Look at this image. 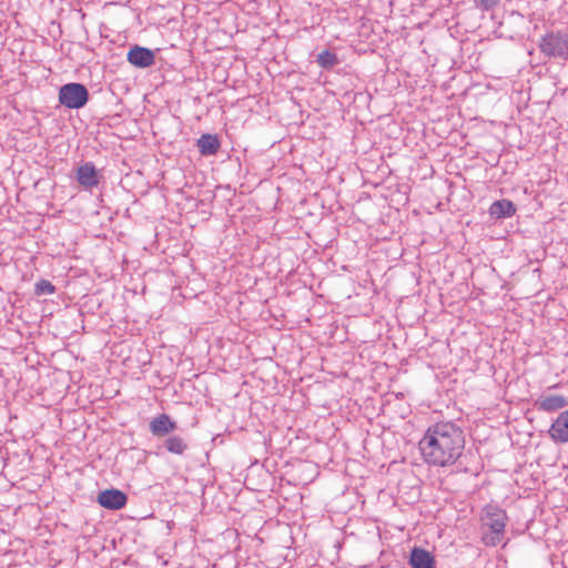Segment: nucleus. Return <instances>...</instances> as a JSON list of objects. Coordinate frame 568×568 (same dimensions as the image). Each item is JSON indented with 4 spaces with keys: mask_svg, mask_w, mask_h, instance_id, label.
<instances>
[{
    "mask_svg": "<svg viewBox=\"0 0 568 568\" xmlns=\"http://www.w3.org/2000/svg\"><path fill=\"white\" fill-rule=\"evenodd\" d=\"M539 51L548 59L568 61V30H548L539 40Z\"/></svg>",
    "mask_w": 568,
    "mask_h": 568,
    "instance_id": "nucleus-3",
    "label": "nucleus"
},
{
    "mask_svg": "<svg viewBox=\"0 0 568 568\" xmlns=\"http://www.w3.org/2000/svg\"><path fill=\"white\" fill-rule=\"evenodd\" d=\"M196 146L201 155L210 156L215 155L219 152L221 142L217 135L205 133L196 140Z\"/></svg>",
    "mask_w": 568,
    "mask_h": 568,
    "instance_id": "nucleus-12",
    "label": "nucleus"
},
{
    "mask_svg": "<svg viewBox=\"0 0 568 568\" xmlns=\"http://www.w3.org/2000/svg\"><path fill=\"white\" fill-rule=\"evenodd\" d=\"M408 564L412 568H435V557L428 550L414 547L410 550Z\"/></svg>",
    "mask_w": 568,
    "mask_h": 568,
    "instance_id": "nucleus-11",
    "label": "nucleus"
},
{
    "mask_svg": "<svg viewBox=\"0 0 568 568\" xmlns=\"http://www.w3.org/2000/svg\"><path fill=\"white\" fill-rule=\"evenodd\" d=\"M500 2V0H476V4L488 11V10H491L493 8H495L498 3Z\"/></svg>",
    "mask_w": 568,
    "mask_h": 568,
    "instance_id": "nucleus-17",
    "label": "nucleus"
},
{
    "mask_svg": "<svg viewBox=\"0 0 568 568\" xmlns=\"http://www.w3.org/2000/svg\"><path fill=\"white\" fill-rule=\"evenodd\" d=\"M316 63L325 70H331L339 63V59L335 52L324 50L316 57Z\"/></svg>",
    "mask_w": 568,
    "mask_h": 568,
    "instance_id": "nucleus-15",
    "label": "nucleus"
},
{
    "mask_svg": "<svg viewBox=\"0 0 568 568\" xmlns=\"http://www.w3.org/2000/svg\"><path fill=\"white\" fill-rule=\"evenodd\" d=\"M418 446L427 464L446 467L455 464L462 456L465 435L456 424L442 422L427 429Z\"/></svg>",
    "mask_w": 568,
    "mask_h": 568,
    "instance_id": "nucleus-1",
    "label": "nucleus"
},
{
    "mask_svg": "<svg viewBox=\"0 0 568 568\" xmlns=\"http://www.w3.org/2000/svg\"><path fill=\"white\" fill-rule=\"evenodd\" d=\"M128 501L126 495L115 488L105 489L98 496V503L106 509L119 510L122 509Z\"/></svg>",
    "mask_w": 568,
    "mask_h": 568,
    "instance_id": "nucleus-6",
    "label": "nucleus"
},
{
    "mask_svg": "<svg viewBox=\"0 0 568 568\" xmlns=\"http://www.w3.org/2000/svg\"><path fill=\"white\" fill-rule=\"evenodd\" d=\"M506 511L497 505H486L483 509V527L489 529L488 532L483 534V541L486 546L495 547L501 542L505 535V527L507 521Z\"/></svg>",
    "mask_w": 568,
    "mask_h": 568,
    "instance_id": "nucleus-2",
    "label": "nucleus"
},
{
    "mask_svg": "<svg viewBox=\"0 0 568 568\" xmlns=\"http://www.w3.org/2000/svg\"><path fill=\"white\" fill-rule=\"evenodd\" d=\"M516 213V205L510 200H498L491 203L489 214L491 217L500 220L510 217Z\"/></svg>",
    "mask_w": 568,
    "mask_h": 568,
    "instance_id": "nucleus-13",
    "label": "nucleus"
},
{
    "mask_svg": "<svg viewBox=\"0 0 568 568\" xmlns=\"http://www.w3.org/2000/svg\"><path fill=\"white\" fill-rule=\"evenodd\" d=\"M549 437L559 444L568 443V409L561 412L552 422L549 430Z\"/></svg>",
    "mask_w": 568,
    "mask_h": 568,
    "instance_id": "nucleus-9",
    "label": "nucleus"
},
{
    "mask_svg": "<svg viewBox=\"0 0 568 568\" xmlns=\"http://www.w3.org/2000/svg\"><path fill=\"white\" fill-rule=\"evenodd\" d=\"M55 292V286L47 280H40L36 283L34 293L37 295H50Z\"/></svg>",
    "mask_w": 568,
    "mask_h": 568,
    "instance_id": "nucleus-16",
    "label": "nucleus"
},
{
    "mask_svg": "<svg viewBox=\"0 0 568 568\" xmlns=\"http://www.w3.org/2000/svg\"><path fill=\"white\" fill-rule=\"evenodd\" d=\"M126 60L132 65H134L136 68L144 69V68H149L152 64H154L155 54L149 48L134 45L129 50V52L126 54Z\"/></svg>",
    "mask_w": 568,
    "mask_h": 568,
    "instance_id": "nucleus-7",
    "label": "nucleus"
},
{
    "mask_svg": "<svg viewBox=\"0 0 568 568\" xmlns=\"http://www.w3.org/2000/svg\"><path fill=\"white\" fill-rule=\"evenodd\" d=\"M178 428V425L166 414L155 416L149 424L151 434L155 437H164Z\"/></svg>",
    "mask_w": 568,
    "mask_h": 568,
    "instance_id": "nucleus-10",
    "label": "nucleus"
},
{
    "mask_svg": "<svg viewBox=\"0 0 568 568\" xmlns=\"http://www.w3.org/2000/svg\"><path fill=\"white\" fill-rule=\"evenodd\" d=\"M163 446L169 453L179 456H182L189 449V445L185 439L178 435H172L165 438Z\"/></svg>",
    "mask_w": 568,
    "mask_h": 568,
    "instance_id": "nucleus-14",
    "label": "nucleus"
},
{
    "mask_svg": "<svg viewBox=\"0 0 568 568\" xmlns=\"http://www.w3.org/2000/svg\"><path fill=\"white\" fill-rule=\"evenodd\" d=\"M89 98V90L82 83L69 82L59 89V103L68 109H82L88 103Z\"/></svg>",
    "mask_w": 568,
    "mask_h": 568,
    "instance_id": "nucleus-4",
    "label": "nucleus"
},
{
    "mask_svg": "<svg viewBox=\"0 0 568 568\" xmlns=\"http://www.w3.org/2000/svg\"><path fill=\"white\" fill-rule=\"evenodd\" d=\"M568 406L564 395H541L535 400V407L545 413H555Z\"/></svg>",
    "mask_w": 568,
    "mask_h": 568,
    "instance_id": "nucleus-8",
    "label": "nucleus"
},
{
    "mask_svg": "<svg viewBox=\"0 0 568 568\" xmlns=\"http://www.w3.org/2000/svg\"><path fill=\"white\" fill-rule=\"evenodd\" d=\"M101 175L93 162H85L77 169L75 180L85 190L99 185Z\"/></svg>",
    "mask_w": 568,
    "mask_h": 568,
    "instance_id": "nucleus-5",
    "label": "nucleus"
}]
</instances>
